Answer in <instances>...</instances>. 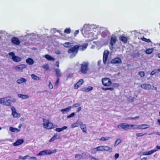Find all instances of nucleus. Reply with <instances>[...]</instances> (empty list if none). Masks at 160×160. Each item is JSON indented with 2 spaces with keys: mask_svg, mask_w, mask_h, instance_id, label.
<instances>
[{
  "mask_svg": "<svg viewBox=\"0 0 160 160\" xmlns=\"http://www.w3.org/2000/svg\"><path fill=\"white\" fill-rule=\"evenodd\" d=\"M86 155L85 154L82 153L81 154H76L75 156V158L77 160H80L81 159H83V156L84 155Z\"/></svg>",
  "mask_w": 160,
  "mask_h": 160,
  "instance_id": "22",
  "label": "nucleus"
},
{
  "mask_svg": "<svg viewBox=\"0 0 160 160\" xmlns=\"http://www.w3.org/2000/svg\"><path fill=\"white\" fill-rule=\"evenodd\" d=\"M31 77L33 79L35 80H39L40 79L39 77L33 74L31 75Z\"/></svg>",
  "mask_w": 160,
  "mask_h": 160,
  "instance_id": "36",
  "label": "nucleus"
},
{
  "mask_svg": "<svg viewBox=\"0 0 160 160\" xmlns=\"http://www.w3.org/2000/svg\"><path fill=\"white\" fill-rule=\"evenodd\" d=\"M80 105V104L79 103H76L74 105H73L72 107H77L79 106Z\"/></svg>",
  "mask_w": 160,
  "mask_h": 160,
  "instance_id": "50",
  "label": "nucleus"
},
{
  "mask_svg": "<svg viewBox=\"0 0 160 160\" xmlns=\"http://www.w3.org/2000/svg\"><path fill=\"white\" fill-rule=\"evenodd\" d=\"M4 98H1L0 99V104H3L4 105Z\"/></svg>",
  "mask_w": 160,
  "mask_h": 160,
  "instance_id": "49",
  "label": "nucleus"
},
{
  "mask_svg": "<svg viewBox=\"0 0 160 160\" xmlns=\"http://www.w3.org/2000/svg\"><path fill=\"white\" fill-rule=\"evenodd\" d=\"M119 157V154L118 153H116L114 157L115 159H117Z\"/></svg>",
  "mask_w": 160,
  "mask_h": 160,
  "instance_id": "56",
  "label": "nucleus"
},
{
  "mask_svg": "<svg viewBox=\"0 0 160 160\" xmlns=\"http://www.w3.org/2000/svg\"><path fill=\"white\" fill-rule=\"evenodd\" d=\"M55 65L58 67H59V62L58 61H57L55 63Z\"/></svg>",
  "mask_w": 160,
  "mask_h": 160,
  "instance_id": "58",
  "label": "nucleus"
},
{
  "mask_svg": "<svg viewBox=\"0 0 160 160\" xmlns=\"http://www.w3.org/2000/svg\"><path fill=\"white\" fill-rule=\"evenodd\" d=\"M157 149H153L149 151H146L143 152L142 155H150L157 151Z\"/></svg>",
  "mask_w": 160,
  "mask_h": 160,
  "instance_id": "18",
  "label": "nucleus"
},
{
  "mask_svg": "<svg viewBox=\"0 0 160 160\" xmlns=\"http://www.w3.org/2000/svg\"><path fill=\"white\" fill-rule=\"evenodd\" d=\"M30 158L33 159H35V160H36L37 159V158L36 157H30Z\"/></svg>",
  "mask_w": 160,
  "mask_h": 160,
  "instance_id": "60",
  "label": "nucleus"
},
{
  "mask_svg": "<svg viewBox=\"0 0 160 160\" xmlns=\"http://www.w3.org/2000/svg\"><path fill=\"white\" fill-rule=\"evenodd\" d=\"M59 78H58L57 81L55 83V85L56 86H57L58 85L59 82Z\"/></svg>",
  "mask_w": 160,
  "mask_h": 160,
  "instance_id": "51",
  "label": "nucleus"
},
{
  "mask_svg": "<svg viewBox=\"0 0 160 160\" xmlns=\"http://www.w3.org/2000/svg\"><path fill=\"white\" fill-rule=\"evenodd\" d=\"M130 125L128 124H125V123H122L118 125L117 127L118 128H121L124 130H127L130 128Z\"/></svg>",
  "mask_w": 160,
  "mask_h": 160,
  "instance_id": "10",
  "label": "nucleus"
},
{
  "mask_svg": "<svg viewBox=\"0 0 160 160\" xmlns=\"http://www.w3.org/2000/svg\"><path fill=\"white\" fill-rule=\"evenodd\" d=\"M81 109L82 108L80 107H79L77 110V112H78L80 111H81Z\"/></svg>",
  "mask_w": 160,
  "mask_h": 160,
  "instance_id": "59",
  "label": "nucleus"
},
{
  "mask_svg": "<svg viewBox=\"0 0 160 160\" xmlns=\"http://www.w3.org/2000/svg\"><path fill=\"white\" fill-rule=\"evenodd\" d=\"M140 87L145 89L147 90H150L152 89V86L150 84H148L146 83H144L141 84L140 85Z\"/></svg>",
  "mask_w": 160,
  "mask_h": 160,
  "instance_id": "14",
  "label": "nucleus"
},
{
  "mask_svg": "<svg viewBox=\"0 0 160 160\" xmlns=\"http://www.w3.org/2000/svg\"><path fill=\"white\" fill-rule=\"evenodd\" d=\"M29 157V156L28 155H26L24 157H22L21 156H20L19 157V158L20 159H22L23 160L25 159V158L26 157Z\"/></svg>",
  "mask_w": 160,
  "mask_h": 160,
  "instance_id": "52",
  "label": "nucleus"
},
{
  "mask_svg": "<svg viewBox=\"0 0 160 160\" xmlns=\"http://www.w3.org/2000/svg\"><path fill=\"white\" fill-rule=\"evenodd\" d=\"M64 32L66 34H69L71 32V29L69 28H66L64 30Z\"/></svg>",
  "mask_w": 160,
  "mask_h": 160,
  "instance_id": "43",
  "label": "nucleus"
},
{
  "mask_svg": "<svg viewBox=\"0 0 160 160\" xmlns=\"http://www.w3.org/2000/svg\"><path fill=\"white\" fill-rule=\"evenodd\" d=\"M110 137H102L100 138L99 139L100 141H105L107 140L110 138Z\"/></svg>",
  "mask_w": 160,
  "mask_h": 160,
  "instance_id": "41",
  "label": "nucleus"
},
{
  "mask_svg": "<svg viewBox=\"0 0 160 160\" xmlns=\"http://www.w3.org/2000/svg\"><path fill=\"white\" fill-rule=\"evenodd\" d=\"M80 124V128L82 130L83 132L85 133H87V128L86 125L85 124H82V122H81Z\"/></svg>",
  "mask_w": 160,
  "mask_h": 160,
  "instance_id": "23",
  "label": "nucleus"
},
{
  "mask_svg": "<svg viewBox=\"0 0 160 160\" xmlns=\"http://www.w3.org/2000/svg\"><path fill=\"white\" fill-rule=\"evenodd\" d=\"M139 118V116H137L134 118H130L131 120H134L137 118Z\"/></svg>",
  "mask_w": 160,
  "mask_h": 160,
  "instance_id": "57",
  "label": "nucleus"
},
{
  "mask_svg": "<svg viewBox=\"0 0 160 160\" xmlns=\"http://www.w3.org/2000/svg\"><path fill=\"white\" fill-rule=\"evenodd\" d=\"M80 65V72L82 74H86L89 69V63L88 62H84Z\"/></svg>",
  "mask_w": 160,
  "mask_h": 160,
  "instance_id": "3",
  "label": "nucleus"
},
{
  "mask_svg": "<svg viewBox=\"0 0 160 160\" xmlns=\"http://www.w3.org/2000/svg\"><path fill=\"white\" fill-rule=\"evenodd\" d=\"M72 43L70 42H66L64 43L63 45L64 47L66 48H69L72 46Z\"/></svg>",
  "mask_w": 160,
  "mask_h": 160,
  "instance_id": "32",
  "label": "nucleus"
},
{
  "mask_svg": "<svg viewBox=\"0 0 160 160\" xmlns=\"http://www.w3.org/2000/svg\"><path fill=\"white\" fill-rule=\"evenodd\" d=\"M81 122L78 120L75 123H73L71 125V128H74L76 127H78L80 125Z\"/></svg>",
  "mask_w": 160,
  "mask_h": 160,
  "instance_id": "20",
  "label": "nucleus"
},
{
  "mask_svg": "<svg viewBox=\"0 0 160 160\" xmlns=\"http://www.w3.org/2000/svg\"><path fill=\"white\" fill-rule=\"evenodd\" d=\"M140 39L142 40L147 42H151V40L150 39H147L146 38L144 37L143 36L142 37H141Z\"/></svg>",
  "mask_w": 160,
  "mask_h": 160,
  "instance_id": "37",
  "label": "nucleus"
},
{
  "mask_svg": "<svg viewBox=\"0 0 160 160\" xmlns=\"http://www.w3.org/2000/svg\"><path fill=\"white\" fill-rule=\"evenodd\" d=\"M24 142V140L22 139H19L17 140L16 142L13 143L14 146H18L21 145Z\"/></svg>",
  "mask_w": 160,
  "mask_h": 160,
  "instance_id": "19",
  "label": "nucleus"
},
{
  "mask_svg": "<svg viewBox=\"0 0 160 160\" xmlns=\"http://www.w3.org/2000/svg\"><path fill=\"white\" fill-rule=\"evenodd\" d=\"M149 125L147 124H142L138 125L139 129H145L149 128Z\"/></svg>",
  "mask_w": 160,
  "mask_h": 160,
  "instance_id": "21",
  "label": "nucleus"
},
{
  "mask_svg": "<svg viewBox=\"0 0 160 160\" xmlns=\"http://www.w3.org/2000/svg\"><path fill=\"white\" fill-rule=\"evenodd\" d=\"M48 87L50 89H52L53 88V85L51 83V82H49V83L48 85Z\"/></svg>",
  "mask_w": 160,
  "mask_h": 160,
  "instance_id": "53",
  "label": "nucleus"
},
{
  "mask_svg": "<svg viewBox=\"0 0 160 160\" xmlns=\"http://www.w3.org/2000/svg\"><path fill=\"white\" fill-rule=\"evenodd\" d=\"M102 89L104 91L110 90V91H112L114 90V88L112 87L103 88Z\"/></svg>",
  "mask_w": 160,
  "mask_h": 160,
  "instance_id": "45",
  "label": "nucleus"
},
{
  "mask_svg": "<svg viewBox=\"0 0 160 160\" xmlns=\"http://www.w3.org/2000/svg\"><path fill=\"white\" fill-rule=\"evenodd\" d=\"M102 85L105 87H108L111 85L112 82L110 78H103L102 80Z\"/></svg>",
  "mask_w": 160,
  "mask_h": 160,
  "instance_id": "5",
  "label": "nucleus"
},
{
  "mask_svg": "<svg viewBox=\"0 0 160 160\" xmlns=\"http://www.w3.org/2000/svg\"><path fill=\"white\" fill-rule=\"evenodd\" d=\"M122 61L121 59L119 57L114 58L111 60V63L115 64H119L121 63Z\"/></svg>",
  "mask_w": 160,
  "mask_h": 160,
  "instance_id": "9",
  "label": "nucleus"
},
{
  "mask_svg": "<svg viewBox=\"0 0 160 160\" xmlns=\"http://www.w3.org/2000/svg\"><path fill=\"white\" fill-rule=\"evenodd\" d=\"M26 62L30 65H32L34 62L33 59L31 58H28L26 60Z\"/></svg>",
  "mask_w": 160,
  "mask_h": 160,
  "instance_id": "25",
  "label": "nucleus"
},
{
  "mask_svg": "<svg viewBox=\"0 0 160 160\" xmlns=\"http://www.w3.org/2000/svg\"><path fill=\"white\" fill-rule=\"evenodd\" d=\"M4 105L7 106H11V100L9 97H6L4 98Z\"/></svg>",
  "mask_w": 160,
  "mask_h": 160,
  "instance_id": "17",
  "label": "nucleus"
},
{
  "mask_svg": "<svg viewBox=\"0 0 160 160\" xmlns=\"http://www.w3.org/2000/svg\"><path fill=\"white\" fill-rule=\"evenodd\" d=\"M75 115V113L74 112H72V113H71V114H70L69 115H68L67 117V118H70L71 117H72L74 116Z\"/></svg>",
  "mask_w": 160,
  "mask_h": 160,
  "instance_id": "48",
  "label": "nucleus"
},
{
  "mask_svg": "<svg viewBox=\"0 0 160 160\" xmlns=\"http://www.w3.org/2000/svg\"><path fill=\"white\" fill-rule=\"evenodd\" d=\"M18 96L20 98L23 99H25L29 98V96L27 95H23L22 94H18Z\"/></svg>",
  "mask_w": 160,
  "mask_h": 160,
  "instance_id": "31",
  "label": "nucleus"
},
{
  "mask_svg": "<svg viewBox=\"0 0 160 160\" xmlns=\"http://www.w3.org/2000/svg\"><path fill=\"white\" fill-rule=\"evenodd\" d=\"M152 51L153 50L152 49L149 48L146 50L145 52L147 54H150L152 53Z\"/></svg>",
  "mask_w": 160,
  "mask_h": 160,
  "instance_id": "39",
  "label": "nucleus"
},
{
  "mask_svg": "<svg viewBox=\"0 0 160 160\" xmlns=\"http://www.w3.org/2000/svg\"><path fill=\"white\" fill-rule=\"evenodd\" d=\"M12 115L14 118H18L20 117V114L17 112L16 111L15 108L12 106L11 107Z\"/></svg>",
  "mask_w": 160,
  "mask_h": 160,
  "instance_id": "12",
  "label": "nucleus"
},
{
  "mask_svg": "<svg viewBox=\"0 0 160 160\" xmlns=\"http://www.w3.org/2000/svg\"><path fill=\"white\" fill-rule=\"evenodd\" d=\"M116 41L117 38L115 35L114 34L112 35L110 40V45L113 46L114 44L116 43Z\"/></svg>",
  "mask_w": 160,
  "mask_h": 160,
  "instance_id": "15",
  "label": "nucleus"
},
{
  "mask_svg": "<svg viewBox=\"0 0 160 160\" xmlns=\"http://www.w3.org/2000/svg\"><path fill=\"white\" fill-rule=\"evenodd\" d=\"M26 81V79L23 78H21L20 79H18L17 80V82L18 84L21 83L22 82H25Z\"/></svg>",
  "mask_w": 160,
  "mask_h": 160,
  "instance_id": "30",
  "label": "nucleus"
},
{
  "mask_svg": "<svg viewBox=\"0 0 160 160\" xmlns=\"http://www.w3.org/2000/svg\"><path fill=\"white\" fill-rule=\"evenodd\" d=\"M67 127L64 126L62 128H57L55 129V131L56 132H60L66 129L67 128Z\"/></svg>",
  "mask_w": 160,
  "mask_h": 160,
  "instance_id": "29",
  "label": "nucleus"
},
{
  "mask_svg": "<svg viewBox=\"0 0 160 160\" xmlns=\"http://www.w3.org/2000/svg\"><path fill=\"white\" fill-rule=\"evenodd\" d=\"M84 82L83 79H80L75 85L74 88L75 89H78V88L82 85Z\"/></svg>",
  "mask_w": 160,
  "mask_h": 160,
  "instance_id": "13",
  "label": "nucleus"
},
{
  "mask_svg": "<svg viewBox=\"0 0 160 160\" xmlns=\"http://www.w3.org/2000/svg\"><path fill=\"white\" fill-rule=\"evenodd\" d=\"M79 32V30H76L74 33V35L75 36H76L77 35L78 33Z\"/></svg>",
  "mask_w": 160,
  "mask_h": 160,
  "instance_id": "54",
  "label": "nucleus"
},
{
  "mask_svg": "<svg viewBox=\"0 0 160 160\" xmlns=\"http://www.w3.org/2000/svg\"><path fill=\"white\" fill-rule=\"evenodd\" d=\"M11 41L13 43L17 45H19L20 42L19 39L16 37H13L12 38Z\"/></svg>",
  "mask_w": 160,
  "mask_h": 160,
  "instance_id": "16",
  "label": "nucleus"
},
{
  "mask_svg": "<svg viewBox=\"0 0 160 160\" xmlns=\"http://www.w3.org/2000/svg\"><path fill=\"white\" fill-rule=\"evenodd\" d=\"M155 71L157 72H160V69H156Z\"/></svg>",
  "mask_w": 160,
  "mask_h": 160,
  "instance_id": "61",
  "label": "nucleus"
},
{
  "mask_svg": "<svg viewBox=\"0 0 160 160\" xmlns=\"http://www.w3.org/2000/svg\"><path fill=\"white\" fill-rule=\"evenodd\" d=\"M155 70H153L150 73V75H154L155 73H157V72H155Z\"/></svg>",
  "mask_w": 160,
  "mask_h": 160,
  "instance_id": "55",
  "label": "nucleus"
},
{
  "mask_svg": "<svg viewBox=\"0 0 160 160\" xmlns=\"http://www.w3.org/2000/svg\"><path fill=\"white\" fill-rule=\"evenodd\" d=\"M79 45L80 46V48H79V50L81 51H83L85 50L87 47L88 44L86 43L81 45Z\"/></svg>",
  "mask_w": 160,
  "mask_h": 160,
  "instance_id": "24",
  "label": "nucleus"
},
{
  "mask_svg": "<svg viewBox=\"0 0 160 160\" xmlns=\"http://www.w3.org/2000/svg\"><path fill=\"white\" fill-rule=\"evenodd\" d=\"M43 126L44 128L47 129H51L54 128L55 127L53 124L49 122L48 119H46L45 118L43 119Z\"/></svg>",
  "mask_w": 160,
  "mask_h": 160,
  "instance_id": "4",
  "label": "nucleus"
},
{
  "mask_svg": "<svg viewBox=\"0 0 160 160\" xmlns=\"http://www.w3.org/2000/svg\"><path fill=\"white\" fill-rule=\"evenodd\" d=\"M45 58L48 60L52 61V60H54L55 59L51 57V56L49 55H45Z\"/></svg>",
  "mask_w": 160,
  "mask_h": 160,
  "instance_id": "33",
  "label": "nucleus"
},
{
  "mask_svg": "<svg viewBox=\"0 0 160 160\" xmlns=\"http://www.w3.org/2000/svg\"><path fill=\"white\" fill-rule=\"evenodd\" d=\"M79 48V45H76L68 50V53H72L70 55L71 58H73L76 56L78 52Z\"/></svg>",
  "mask_w": 160,
  "mask_h": 160,
  "instance_id": "1",
  "label": "nucleus"
},
{
  "mask_svg": "<svg viewBox=\"0 0 160 160\" xmlns=\"http://www.w3.org/2000/svg\"><path fill=\"white\" fill-rule=\"evenodd\" d=\"M147 158L143 157L141 159V160H147Z\"/></svg>",
  "mask_w": 160,
  "mask_h": 160,
  "instance_id": "62",
  "label": "nucleus"
},
{
  "mask_svg": "<svg viewBox=\"0 0 160 160\" xmlns=\"http://www.w3.org/2000/svg\"><path fill=\"white\" fill-rule=\"evenodd\" d=\"M93 88L91 86H88V88H84L82 89V90L84 92H88L92 90Z\"/></svg>",
  "mask_w": 160,
  "mask_h": 160,
  "instance_id": "28",
  "label": "nucleus"
},
{
  "mask_svg": "<svg viewBox=\"0 0 160 160\" xmlns=\"http://www.w3.org/2000/svg\"><path fill=\"white\" fill-rule=\"evenodd\" d=\"M112 149V148L106 146H98V147L94 148L92 149V153H95L96 152V151H110Z\"/></svg>",
  "mask_w": 160,
  "mask_h": 160,
  "instance_id": "2",
  "label": "nucleus"
},
{
  "mask_svg": "<svg viewBox=\"0 0 160 160\" xmlns=\"http://www.w3.org/2000/svg\"><path fill=\"white\" fill-rule=\"evenodd\" d=\"M138 73L141 77H143L145 76V73L143 71H140Z\"/></svg>",
  "mask_w": 160,
  "mask_h": 160,
  "instance_id": "46",
  "label": "nucleus"
},
{
  "mask_svg": "<svg viewBox=\"0 0 160 160\" xmlns=\"http://www.w3.org/2000/svg\"><path fill=\"white\" fill-rule=\"evenodd\" d=\"M130 127H132L134 129H139L138 125L131 124L130 125Z\"/></svg>",
  "mask_w": 160,
  "mask_h": 160,
  "instance_id": "42",
  "label": "nucleus"
},
{
  "mask_svg": "<svg viewBox=\"0 0 160 160\" xmlns=\"http://www.w3.org/2000/svg\"><path fill=\"white\" fill-rule=\"evenodd\" d=\"M9 55L12 57V59L14 62H18L22 60V58L21 57L15 56L13 52H9Z\"/></svg>",
  "mask_w": 160,
  "mask_h": 160,
  "instance_id": "6",
  "label": "nucleus"
},
{
  "mask_svg": "<svg viewBox=\"0 0 160 160\" xmlns=\"http://www.w3.org/2000/svg\"><path fill=\"white\" fill-rule=\"evenodd\" d=\"M27 67V66L26 65L21 64L14 67L13 68L18 71L22 72L23 69L26 68Z\"/></svg>",
  "mask_w": 160,
  "mask_h": 160,
  "instance_id": "7",
  "label": "nucleus"
},
{
  "mask_svg": "<svg viewBox=\"0 0 160 160\" xmlns=\"http://www.w3.org/2000/svg\"><path fill=\"white\" fill-rule=\"evenodd\" d=\"M119 39L124 43H126L128 41L127 38L125 36H122L120 37L119 38Z\"/></svg>",
  "mask_w": 160,
  "mask_h": 160,
  "instance_id": "26",
  "label": "nucleus"
},
{
  "mask_svg": "<svg viewBox=\"0 0 160 160\" xmlns=\"http://www.w3.org/2000/svg\"><path fill=\"white\" fill-rule=\"evenodd\" d=\"M55 71L56 72V74L58 78H59L61 76V73L60 72V70L58 69H55Z\"/></svg>",
  "mask_w": 160,
  "mask_h": 160,
  "instance_id": "27",
  "label": "nucleus"
},
{
  "mask_svg": "<svg viewBox=\"0 0 160 160\" xmlns=\"http://www.w3.org/2000/svg\"><path fill=\"white\" fill-rule=\"evenodd\" d=\"M109 53V52L108 50H105L104 52L103 57V61L104 64H106L107 61Z\"/></svg>",
  "mask_w": 160,
  "mask_h": 160,
  "instance_id": "11",
  "label": "nucleus"
},
{
  "mask_svg": "<svg viewBox=\"0 0 160 160\" xmlns=\"http://www.w3.org/2000/svg\"><path fill=\"white\" fill-rule=\"evenodd\" d=\"M156 148L158 149H160V146H156Z\"/></svg>",
  "mask_w": 160,
  "mask_h": 160,
  "instance_id": "63",
  "label": "nucleus"
},
{
  "mask_svg": "<svg viewBox=\"0 0 160 160\" xmlns=\"http://www.w3.org/2000/svg\"><path fill=\"white\" fill-rule=\"evenodd\" d=\"M42 67L43 68L45 69L46 70H48L49 69V67L48 64H46L42 66Z\"/></svg>",
  "mask_w": 160,
  "mask_h": 160,
  "instance_id": "44",
  "label": "nucleus"
},
{
  "mask_svg": "<svg viewBox=\"0 0 160 160\" xmlns=\"http://www.w3.org/2000/svg\"><path fill=\"white\" fill-rule=\"evenodd\" d=\"M58 138H59V137H58V135L57 134H55L50 139L49 142H52L54 140L57 139Z\"/></svg>",
  "mask_w": 160,
  "mask_h": 160,
  "instance_id": "34",
  "label": "nucleus"
},
{
  "mask_svg": "<svg viewBox=\"0 0 160 160\" xmlns=\"http://www.w3.org/2000/svg\"><path fill=\"white\" fill-rule=\"evenodd\" d=\"M71 108H72V107L71 106H69V107H68L67 108H66L62 109L61 110V111H62L63 112H68L69 111H70V109H71Z\"/></svg>",
  "mask_w": 160,
  "mask_h": 160,
  "instance_id": "38",
  "label": "nucleus"
},
{
  "mask_svg": "<svg viewBox=\"0 0 160 160\" xmlns=\"http://www.w3.org/2000/svg\"><path fill=\"white\" fill-rule=\"evenodd\" d=\"M145 134H146V133L143 134L141 133H136V135L137 137H142V136L144 135Z\"/></svg>",
  "mask_w": 160,
  "mask_h": 160,
  "instance_id": "47",
  "label": "nucleus"
},
{
  "mask_svg": "<svg viewBox=\"0 0 160 160\" xmlns=\"http://www.w3.org/2000/svg\"><path fill=\"white\" fill-rule=\"evenodd\" d=\"M157 56L158 58H160V53H158L157 54Z\"/></svg>",
  "mask_w": 160,
  "mask_h": 160,
  "instance_id": "64",
  "label": "nucleus"
},
{
  "mask_svg": "<svg viewBox=\"0 0 160 160\" xmlns=\"http://www.w3.org/2000/svg\"><path fill=\"white\" fill-rule=\"evenodd\" d=\"M122 141V140L121 139H117L115 142V143L114 144V147H116L119 144L121 143Z\"/></svg>",
  "mask_w": 160,
  "mask_h": 160,
  "instance_id": "35",
  "label": "nucleus"
},
{
  "mask_svg": "<svg viewBox=\"0 0 160 160\" xmlns=\"http://www.w3.org/2000/svg\"><path fill=\"white\" fill-rule=\"evenodd\" d=\"M53 152H54L52 151H51L50 150H45L40 152L37 154V155L42 156L50 155Z\"/></svg>",
  "mask_w": 160,
  "mask_h": 160,
  "instance_id": "8",
  "label": "nucleus"
},
{
  "mask_svg": "<svg viewBox=\"0 0 160 160\" xmlns=\"http://www.w3.org/2000/svg\"><path fill=\"white\" fill-rule=\"evenodd\" d=\"M9 129L12 132H15L16 131H17L18 132H19V130L18 128H14L11 127L9 128Z\"/></svg>",
  "mask_w": 160,
  "mask_h": 160,
  "instance_id": "40",
  "label": "nucleus"
}]
</instances>
